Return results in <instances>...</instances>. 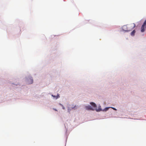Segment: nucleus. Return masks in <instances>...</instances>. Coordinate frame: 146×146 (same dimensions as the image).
Instances as JSON below:
<instances>
[{"mask_svg":"<svg viewBox=\"0 0 146 146\" xmlns=\"http://www.w3.org/2000/svg\"><path fill=\"white\" fill-rule=\"evenodd\" d=\"M146 28V20H145L143 23V25H142L141 28V32H143L145 31Z\"/></svg>","mask_w":146,"mask_h":146,"instance_id":"3","label":"nucleus"},{"mask_svg":"<svg viewBox=\"0 0 146 146\" xmlns=\"http://www.w3.org/2000/svg\"><path fill=\"white\" fill-rule=\"evenodd\" d=\"M136 31L135 30H134L131 33V35L132 36H133L135 35Z\"/></svg>","mask_w":146,"mask_h":146,"instance_id":"5","label":"nucleus"},{"mask_svg":"<svg viewBox=\"0 0 146 146\" xmlns=\"http://www.w3.org/2000/svg\"><path fill=\"white\" fill-rule=\"evenodd\" d=\"M54 110L55 111H57V110H56V109H54Z\"/></svg>","mask_w":146,"mask_h":146,"instance_id":"9","label":"nucleus"},{"mask_svg":"<svg viewBox=\"0 0 146 146\" xmlns=\"http://www.w3.org/2000/svg\"><path fill=\"white\" fill-rule=\"evenodd\" d=\"M90 104L93 106V108L90 105L86 106L85 107L86 110H96L97 111H100L101 110V109L99 108L98 110L96 109V104L93 102L90 103Z\"/></svg>","mask_w":146,"mask_h":146,"instance_id":"1","label":"nucleus"},{"mask_svg":"<svg viewBox=\"0 0 146 146\" xmlns=\"http://www.w3.org/2000/svg\"><path fill=\"white\" fill-rule=\"evenodd\" d=\"M33 82V80L32 79H30L29 80V84H32Z\"/></svg>","mask_w":146,"mask_h":146,"instance_id":"6","label":"nucleus"},{"mask_svg":"<svg viewBox=\"0 0 146 146\" xmlns=\"http://www.w3.org/2000/svg\"><path fill=\"white\" fill-rule=\"evenodd\" d=\"M63 109H64V107H63Z\"/></svg>","mask_w":146,"mask_h":146,"instance_id":"10","label":"nucleus"},{"mask_svg":"<svg viewBox=\"0 0 146 146\" xmlns=\"http://www.w3.org/2000/svg\"><path fill=\"white\" fill-rule=\"evenodd\" d=\"M122 29L123 30L125 31H128L127 28V25H124L123 26Z\"/></svg>","mask_w":146,"mask_h":146,"instance_id":"4","label":"nucleus"},{"mask_svg":"<svg viewBox=\"0 0 146 146\" xmlns=\"http://www.w3.org/2000/svg\"><path fill=\"white\" fill-rule=\"evenodd\" d=\"M112 108L114 110H116L115 108Z\"/></svg>","mask_w":146,"mask_h":146,"instance_id":"7","label":"nucleus"},{"mask_svg":"<svg viewBox=\"0 0 146 146\" xmlns=\"http://www.w3.org/2000/svg\"><path fill=\"white\" fill-rule=\"evenodd\" d=\"M76 107V106H74V107H72V109H74L75 108V107Z\"/></svg>","mask_w":146,"mask_h":146,"instance_id":"8","label":"nucleus"},{"mask_svg":"<svg viewBox=\"0 0 146 146\" xmlns=\"http://www.w3.org/2000/svg\"><path fill=\"white\" fill-rule=\"evenodd\" d=\"M135 25L134 23H132L127 25L128 31H130L135 27Z\"/></svg>","mask_w":146,"mask_h":146,"instance_id":"2","label":"nucleus"}]
</instances>
